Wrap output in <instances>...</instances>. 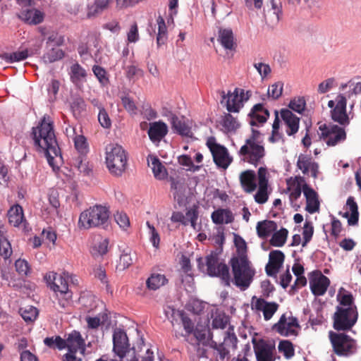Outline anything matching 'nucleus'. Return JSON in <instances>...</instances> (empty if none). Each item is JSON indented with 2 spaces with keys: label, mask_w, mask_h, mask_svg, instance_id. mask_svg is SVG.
Masks as SVG:
<instances>
[{
  "label": "nucleus",
  "mask_w": 361,
  "mask_h": 361,
  "mask_svg": "<svg viewBox=\"0 0 361 361\" xmlns=\"http://www.w3.org/2000/svg\"><path fill=\"white\" fill-rule=\"evenodd\" d=\"M31 136L37 151L44 154L49 164L54 169L56 167L54 159L59 158L61 160L62 157L51 118L44 115L37 126L32 128Z\"/></svg>",
  "instance_id": "f257e3e1"
},
{
  "label": "nucleus",
  "mask_w": 361,
  "mask_h": 361,
  "mask_svg": "<svg viewBox=\"0 0 361 361\" xmlns=\"http://www.w3.org/2000/svg\"><path fill=\"white\" fill-rule=\"evenodd\" d=\"M233 278L231 281L241 290H246L252 283L255 274L248 257H232L230 260Z\"/></svg>",
  "instance_id": "f03ea898"
},
{
  "label": "nucleus",
  "mask_w": 361,
  "mask_h": 361,
  "mask_svg": "<svg viewBox=\"0 0 361 361\" xmlns=\"http://www.w3.org/2000/svg\"><path fill=\"white\" fill-rule=\"evenodd\" d=\"M44 280L50 288L56 293L59 305L63 308L68 306L72 301L73 293L68 289L66 274L63 273L62 275L50 271L46 274Z\"/></svg>",
  "instance_id": "7ed1b4c3"
},
{
  "label": "nucleus",
  "mask_w": 361,
  "mask_h": 361,
  "mask_svg": "<svg viewBox=\"0 0 361 361\" xmlns=\"http://www.w3.org/2000/svg\"><path fill=\"white\" fill-rule=\"evenodd\" d=\"M109 217V212L106 207L94 205L80 214L78 227L85 230L102 227L107 223Z\"/></svg>",
  "instance_id": "20e7f679"
},
{
  "label": "nucleus",
  "mask_w": 361,
  "mask_h": 361,
  "mask_svg": "<svg viewBox=\"0 0 361 361\" xmlns=\"http://www.w3.org/2000/svg\"><path fill=\"white\" fill-rule=\"evenodd\" d=\"M127 161V154L121 145L110 144L106 147V164L111 175L121 176L126 169Z\"/></svg>",
  "instance_id": "39448f33"
},
{
  "label": "nucleus",
  "mask_w": 361,
  "mask_h": 361,
  "mask_svg": "<svg viewBox=\"0 0 361 361\" xmlns=\"http://www.w3.org/2000/svg\"><path fill=\"white\" fill-rule=\"evenodd\" d=\"M329 338L334 353L338 356L348 357L357 351L356 341L345 334L330 331Z\"/></svg>",
  "instance_id": "423d86ee"
},
{
  "label": "nucleus",
  "mask_w": 361,
  "mask_h": 361,
  "mask_svg": "<svg viewBox=\"0 0 361 361\" xmlns=\"http://www.w3.org/2000/svg\"><path fill=\"white\" fill-rule=\"evenodd\" d=\"M358 318L357 307H336L333 316V327L337 331L350 330L355 324Z\"/></svg>",
  "instance_id": "0eeeda50"
},
{
  "label": "nucleus",
  "mask_w": 361,
  "mask_h": 361,
  "mask_svg": "<svg viewBox=\"0 0 361 361\" xmlns=\"http://www.w3.org/2000/svg\"><path fill=\"white\" fill-rule=\"evenodd\" d=\"M207 271L209 276L218 277L225 286H230L231 277L229 267L225 263L220 262L216 252H212L206 257Z\"/></svg>",
  "instance_id": "6e6552de"
},
{
  "label": "nucleus",
  "mask_w": 361,
  "mask_h": 361,
  "mask_svg": "<svg viewBox=\"0 0 361 361\" xmlns=\"http://www.w3.org/2000/svg\"><path fill=\"white\" fill-rule=\"evenodd\" d=\"M65 348L68 352L63 355V361H82V358L75 355L77 352L84 355L86 350L85 339L79 331L74 330L68 334L65 339Z\"/></svg>",
  "instance_id": "1a4fd4ad"
},
{
  "label": "nucleus",
  "mask_w": 361,
  "mask_h": 361,
  "mask_svg": "<svg viewBox=\"0 0 361 361\" xmlns=\"http://www.w3.org/2000/svg\"><path fill=\"white\" fill-rule=\"evenodd\" d=\"M238 154L243 161L257 166L261 164L265 156V149L263 143L245 141V144L238 151Z\"/></svg>",
  "instance_id": "9d476101"
},
{
  "label": "nucleus",
  "mask_w": 361,
  "mask_h": 361,
  "mask_svg": "<svg viewBox=\"0 0 361 361\" xmlns=\"http://www.w3.org/2000/svg\"><path fill=\"white\" fill-rule=\"evenodd\" d=\"M319 137L329 147H334L346 140V133L343 128L335 124H322L319 127Z\"/></svg>",
  "instance_id": "9b49d317"
},
{
  "label": "nucleus",
  "mask_w": 361,
  "mask_h": 361,
  "mask_svg": "<svg viewBox=\"0 0 361 361\" xmlns=\"http://www.w3.org/2000/svg\"><path fill=\"white\" fill-rule=\"evenodd\" d=\"M206 145L212 154L216 165L224 169H227L231 164L233 159L229 155L226 147L217 143L214 137H208Z\"/></svg>",
  "instance_id": "f8f14e48"
},
{
  "label": "nucleus",
  "mask_w": 361,
  "mask_h": 361,
  "mask_svg": "<svg viewBox=\"0 0 361 361\" xmlns=\"http://www.w3.org/2000/svg\"><path fill=\"white\" fill-rule=\"evenodd\" d=\"M299 327L298 319L290 317L287 318L283 314L281 316L279 322L273 326V330L283 336H297V328Z\"/></svg>",
  "instance_id": "ddd939ff"
},
{
  "label": "nucleus",
  "mask_w": 361,
  "mask_h": 361,
  "mask_svg": "<svg viewBox=\"0 0 361 361\" xmlns=\"http://www.w3.org/2000/svg\"><path fill=\"white\" fill-rule=\"evenodd\" d=\"M309 280L311 291L315 296L324 295L330 285L329 279L319 270L311 272Z\"/></svg>",
  "instance_id": "4468645a"
},
{
  "label": "nucleus",
  "mask_w": 361,
  "mask_h": 361,
  "mask_svg": "<svg viewBox=\"0 0 361 361\" xmlns=\"http://www.w3.org/2000/svg\"><path fill=\"white\" fill-rule=\"evenodd\" d=\"M279 307V305L275 302H268L264 298L256 296L252 298V309L257 312H262L265 321L270 320Z\"/></svg>",
  "instance_id": "2eb2a0df"
},
{
  "label": "nucleus",
  "mask_w": 361,
  "mask_h": 361,
  "mask_svg": "<svg viewBox=\"0 0 361 361\" xmlns=\"http://www.w3.org/2000/svg\"><path fill=\"white\" fill-rule=\"evenodd\" d=\"M130 343L126 331L116 328L113 334V350L122 360L129 351Z\"/></svg>",
  "instance_id": "dca6fc26"
},
{
  "label": "nucleus",
  "mask_w": 361,
  "mask_h": 361,
  "mask_svg": "<svg viewBox=\"0 0 361 361\" xmlns=\"http://www.w3.org/2000/svg\"><path fill=\"white\" fill-rule=\"evenodd\" d=\"M253 348L257 361H274V345L263 339L253 340Z\"/></svg>",
  "instance_id": "f3484780"
},
{
  "label": "nucleus",
  "mask_w": 361,
  "mask_h": 361,
  "mask_svg": "<svg viewBox=\"0 0 361 361\" xmlns=\"http://www.w3.org/2000/svg\"><path fill=\"white\" fill-rule=\"evenodd\" d=\"M332 119L342 126L349 124V118L346 113V98L339 94L336 98V105L331 111Z\"/></svg>",
  "instance_id": "a211bd4d"
},
{
  "label": "nucleus",
  "mask_w": 361,
  "mask_h": 361,
  "mask_svg": "<svg viewBox=\"0 0 361 361\" xmlns=\"http://www.w3.org/2000/svg\"><path fill=\"white\" fill-rule=\"evenodd\" d=\"M267 170L264 167H260L257 171L259 188L255 195V200L258 204H264L268 200V178Z\"/></svg>",
  "instance_id": "6ab92c4d"
},
{
  "label": "nucleus",
  "mask_w": 361,
  "mask_h": 361,
  "mask_svg": "<svg viewBox=\"0 0 361 361\" xmlns=\"http://www.w3.org/2000/svg\"><path fill=\"white\" fill-rule=\"evenodd\" d=\"M285 255L280 250H272L269 255V262L265 271L269 276H276L284 262Z\"/></svg>",
  "instance_id": "aec40b11"
},
{
  "label": "nucleus",
  "mask_w": 361,
  "mask_h": 361,
  "mask_svg": "<svg viewBox=\"0 0 361 361\" xmlns=\"http://www.w3.org/2000/svg\"><path fill=\"white\" fill-rule=\"evenodd\" d=\"M249 123L252 126H258L267 122L269 117V111L262 104H255L248 114Z\"/></svg>",
  "instance_id": "412c9836"
},
{
  "label": "nucleus",
  "mask_w": 361,
  "mask_h": 361,
  "mask_svg": "<svg viewBox=\"0 0 361 361\" xmlns=\"http://www.w3.org/2000/svg\"><path fill=\"white\" fill-rule=\"evenodd\" d=\"M297 166L300 169L303 174L311 173L314 178H317L319 173V165L315 162L310 155L300 154L297 161Z\"/></svg>",
  "instance_id": "4be33fe9"
},
{
  "label": "nucleus",
  "mask_w": 361,
  "mask_h": 361,
  "mask_svg": "<svg viewBox=\"0 0 361 361\" xmlns=\"http://www.w3.org/2000/svg\"><path fill=\"white\" fill-rule=\"evenodd\" d=\"M302 192L306 198V211L310 214L318 212L320 204L316 191L307 183H304L302 185Z\"/></svg>",
  "instance_id": "5701e85b"
},
{
  "label": "nucleus",
  "mask_w": 361,
  "mask_h": 361,
  "mask_svg": "<svg viewBox=\"0 0 361 361\" xmlns=\"http://www.w3.org/2000/svg\"><path fill=\"white\" fill-rule=\"evenodd\" d=\"M167 133V125L163 121H159L149 123L147 134L152 142H160L166 135Z\"/></svg>",
  "instance_id": "b1692460"
},
{
  "label": "nucleus",
  "mask_w": 361,
  "mask_h": 361,
  "mask_svg": "<svg viewBox=\"0 0 361 361\" xmlns=\"http://www.w3.org/2000/svg\"><path fill=\"white\" fill-rule=\"evenodd\" d=\"M239 180L244 192L251 193L256 190V173L254 171L246 170L241 172L239 176Z\"/></svg>",
  "instance_id": "393cba45"
},
{
  "label": "nucleus",
  "mask_w": 361,
  "mask_h": 361,
  "mask_svg": "<svg viewBox=\"0 0 361 361\" xmlns=\"http://www.w3.org/2000/svg\"><path fill=\"white\" fill-rule=\"evenodd\" d=\"M217 41L226 49H235V42L233 30L229 27H219L218 28Z\"/></svg>",
  "instance_id": "a878e982"
},
{
  "label": "nucleus",
  "mask_w": 361,
  "mask_h": 361,
  "mask_svg": "<svg viewBox=\"0 0 361 361\" xmlns=\"http://www.w3.org/2000/svg\"><path fill=\"white\" fill-rule=\"evenodd\" d=\"M281 116L288 127L286 133L293 135L298 131L300 119L289 109H281Z\"/></svg>",
  "instance_id": "bb28decb"
},
{
  "label": "nucleus",
  "mask_w": 361,
  "mask_h": 361,
  "mask_svg": "<svg viewBox=\"0 0 361 361\" xmlns=\"http://www.w3.org/2000/svg\"><path fill=\"white\" fill-rule=\"evenodd\" d=\"M243 90H240V94L238 89H235L233 93L228 94L226 106L228 112H239L240 109L243 106Z\"/></svg>",
  "instance_id": "cd10ccee"
},
{
  "label": "nucleus",
  "mask_w": 361,
  "mask_h": 361,
  "mask_svg": "<svg viewBox=\"0 0 361 361\" xmlns=\"http://www.w3.org/2000/svg\"><path fill=\"white\" fill-rule=\"evenodd\" d=\"M18 16L27 24L37 25L44 20V15L37 9H26L22 11Z\"/></svg>",
  "instance_id": "c85d7f7f"
},
{
  "label": "nucleus",
  "mask_w": 361,
  "mask_h": 361,
  "mask_svg": "<svg viewBox=\"0 0 361 361\" xmlns=\"http://www.w3.org/2000/svg\"><path fill=\"white\" fill-rule=\"evenodd\" d=\"M277 228L276 222L271 220L259 221L256 226L257 233L259 238L266 239Z\"/></svg>",
  "instance_id": "c756f323"
},
{
  "label": "nucleus",
  "mask_w": 361,
  "mask_h": 361,
  "mask_svg": "<svg viewBox=\"0 0 361 361\" xmlns=\"http://www.w3.org/2000/svg\"><path fill=\"white\" fill-rule=\"evenodd\" d=\"M147 161L149 165L151 164V168L156 178L163 180L166 177V169L162 165L159 159L155 156L149 155L147 158Z\"/></svg>",
  "instance_id": "7c9ffc66"
},
{
  "label": "nucleus",
  "mask_w": 361,
  "mask_h": 361,
  "mask_svg": "<svg viewBox=\"0 0 361 361\" xmlns=\"http://www.w3.org/2000/svg\"><path fill=\"white\" fill-rule=\"evenodd\" d=\"M8 222L18 227L23 222L24 214L23 207L19 204L12 206L8 212Z\"/></svg>",
  "instance_id": "2f4dec72"
},
{
  "label": "nucleus",
  "mask_w": 361,
  "mask_h": 361,
  "mask_svg": "<svg viewBox=\"0 0 361 361\" xmlns=\"http://www.w3.org/2000/svg\"><path fill=\"white\" fill-rule=\"evenodd\" d=\"M212 219L216 224H228L233 222V216L228 209H218L212 214Z\"/></svg>",
  "instance_id": "473e14b6"
},
{
  "label": "nucleus",
  "mask_w": 361,
  "mask_h": 361,
  "mask_svg": "<svg viewBox=\"0 0 361 361\" xmlns=\"http://www.w3.org/2000/svg\"><path fill=\"white\" fill-rule=\"evenodd\" d=\"M168 283V279L164 274L153 273L146 281V285L148 289L157 290L161 286Z\"/></svg>",
  "instance_id": "72a5a7b5"
},
{
  "label": "nucleus",
  "mask_w": 361,
  "mask_h": 361,
  "mask_svg": "<svg viewBox=\"0 0 361 361\" xmlns=\"http://www.w3.org/2000/svg\"><path fill=\"white\" fill-rule=\"evenodd\" d=\"M171 123L173 130L179 135L186 137L192 135L190 128L184 121L180 120L177 116H172Z\"/></svg>",
  "instance_id": "f704fd0d"
},
{
  "label": "nucleus",
  "mask_w": 361,
  "mask_h": 361,
  "mask_svg": "<svg viewBox=\"0 0 361 361\" xmlns=\"http://www.w3.org/2000/svg\"><path fill=\"white\" fill-rule=\"evenodd\" d=\"M157 23L158 25V32L157 35V44L158 47H161L166 44L168 35H167V27L165 24L164 19L159 16L157 19Z\"/></svg>",
  "instance_id": "c9c22d12"
},
{
  "label": "nucleus",
  "mask_w": 361,
  "mask_h": 361,
  "mask_svg": "<svg viewBox=\"0 0 361 361\" xmlns=\"http://www.w3.org/2000/svg\"><path fill=\"white\" fill-rule=\"evenodd\" d=\"M11 246L5 236L4 226L0 225V255L6 259L11 256Z\"/></svg>",
  "instance_id": "e433bc0d"
},
{
  "label": "nucleus",
  "mask_w": 361,
  "mask_h": 361,
  "mask_svg": "<svg viewBox=\"0 0 361 361\" xmlns=\"http://www.w3.org/2000/svg\"><path fill=\"white\" fill-rule=\"evenodd\" d=\"M220 123L226 133L235 132L240 127V123L237 118L230 114H226L222 116Z\"/></svg>",
  "instance_id": "4c0bfd02"
},
{
  "label": "nucleus",
  "mask_w": 361,
  "mask_h": 361,
  "mask_svg": "<svg viewBox=\"0 0 361 361\" xmlns=\"http://www.w3.org/2000/svg\"><path fill=\"white\" fill-rule=\"evenodd\" d=\"M109 240L107 238H101L91 248L90 252L94 257H102L108 252Z\"/></svg>",
  "instance_id": "58836bf2"
},
{
  "label": "nucleus",
  "mask_w": 361,
  "mask_h": 361,
  "mask_svg": "<svg viewBox=\"0 0 361 361\" xmlns=\"http://www.w3.org/2000/svg\"><path fill=\"white\" fill-rule=\"evenodd\" d=\"M288 233V230L284 228L276 231L270 239V244L274 247H282L286 241Z\"/></svg>",
  "instance_id": "ea45409f"
},
{
  "label": "nucleus",
  "mask_w": 361,
  "mask_h": 361,
  "mask_svg": "<svg viewBox=\"0 0 361 361\" xmlns=\"http://www.w3.org/2000/svg\"><path fill=\"white\" fill-rule=\"evenodd\" d=\"M27 56L28 53L27 50L15 51L11 54L4 53L0 54V59L4 60L7 63L20 61L27 59Z\"/></svg>",
  "instance_id": "a19ab883"
},
{
  "label": "nucleus",
  "mask_w": 361,
  "mask_h": 361,
  "mask_svg": "<svg viewBox=\"0 0 361 361\" xmlns=\"http://www.w3.org/2000/svg\"><path fill=\"white\" fill-rule=\"evenodd\" d=\"M304 182L303 177L296 176L295 178L293 188H289L290 190L289 197L291 201H295L300 197Z\"/></svg>",
  "instance_id": "79ce46f5"
},
{
  "label": "nucleus",
  "mask_w": 361,
  "mask_h": 361,
  "mask_svg": "<svg viewBox=\"0 0 361 361\" xmlns=\"http://www.w3.org/2000/svg\"><path fill=\"white\" fill-rule=\"evenodd\" d=\"M347 206L351 212L350 216L348 220L349 225H356L358 222L359 212L357 204L355 202L353 197H349L346 202Z\"/></svg>",
  "instance_id": "37998d69"
},
{
  "label": "nucleus",
  "mask_w": 361,
  "mask_h": 361,
  "mask_svg": "<svg viewBox=\"0 0 361 361\" xmlns=\"http://www.w3.org/2000/svg\"><path fill=\"white\" fill-rule=\"evenodd\" d=\"M19 312L27 323L34 322L38 316V310L33 306H27L25 307H21L19 310Z\"/></svg>",
  "instance_id": "c03bdc74"
},
{
  "label": "nucleus",
  "mask_w": 361,
  "mask_h": 361,
  "mask_svg": "<svg viewBox=\"0 0 361 361\" xmlns=\"http://www.w3.org/2000/svg\"><path fill=\"white\" fill-rule=\"evenodd\" d=\"M73 141L74 146L77 152L81 155H86L89 152V147L86 137L82 135H75Z\"/></svg>",
  "instance_id": "a18cd8bd"
},
{
  "label": "nucleus",
  "mask_w": 361,
  "mask_h": 361,
  "mask_svg": "<svg viewBox=\"0 0 361 361\" xmlns=\"http://www.w3.org/2000/svg\"><path fill=\"white\" fill-rule=\"evenodd\" d=\"M72 165L75 167L80 173L89 174L90 169L88 167L85 155H79L72 159Z\"/></svg>",
  "instance_id": "49530a36"
},
{
  "label": "nucleus",
  "mask_w": 361,
  "mask_h": 361,
  "mask_svg": "<svg viewBox=\"0 0 361 361\" xmlns=\"http://www.w3.org/2000/svg\"><path fill=\"white\" fill-rule=\"evenodd\" d=\"M87 75L85 70L78 63L71 67V79L73 82L80 81Z\"/></svg>",
  "instance_id": "de8ad7c7"
},
{
  "label": "nucleus",
  "mask_w": 361,
  "mask_h": 361,
  "mask_svg": "<svg viewBox=\"0 0 361 361\" xmlns=\"http://www.w3.org/2000/svg\"><path fill=\"white\" fill-rule=\"evenodd\" d=\"M44 343L50 348H58L63 350L65 348V339H63L60 336L55 337H47L44 340Z\"/></svg>",
  "instance_id": "09e8293b"
},
{
  "label": "nucleus",
  "mask_w": 361,
  "mask_h": 361,
  "mask_svg": "<svg viewBox=\"0 0 361 361\" xmlns=\"http://www.w3.org/2000/svg\"><path fill=\"white\" fill-rule=\"evenodd\" d=\"M278 348L279 352L282 353L287 359L291 358L295 354L293 345L289 341H281L279 344Z\"/></svg>",
  "instance_id": "8fccbe9b"
},
{
  "label": "nucleus",
  "mask_w": 361,
  "mask_h": 361,
  "mask_svg": "<svg viewBox=\"0 0 361 361\" xmlns=\"http://www.w3.org/2000/svg\"><path fill=\"white\" fill-rule=\"evenodd\" d=\"M234 243L237 249V256H235L234 257H247V247L245 240L240 236L237 235L235 237Z\"/></svg>",
  "instance_id": "3c124183"
},
{
  "label": "nucleus",
  "mask_w": 361,
  "mask_h": 361,
  "mask_svg": "<svg viewBox=\"0 0 361 361\" xmlns=\"http://www.w3.org/2000/svg\"><path fill=\"white\" fill-rule=\"evenodd\" d=\"M283 83L281 81L276 82L269 86L268 95L273 99H278L283 93Z\"/></svg>",
  "instance_id": "603ef678"
},
{
  "label": "nucleus",
  "mask_w": 361,
  "mask_h": 361,
  "mask_svg": "<svg viewBox=\"0 0 361 361\" xmlns=\"http://www.w3.org/2000/svg\"><path fill=\"white\" fill-rule=\"evenodd\" d=\"M337 299L341 305L343 307H356L354 305V298L350 293L345 292L343 294L341 291L337 295Z\"/></svg>",
  "instance_id": "864d4df0"
},
{
  "label": "nucleus",
  "mask_w": 361,
  "mask_h": 361,
  "mask_svg": "<svg viewBox=\"0 0 361 361\" xmlns=\"http://www.w3.org/2000/svg\"><path fill=\"white\" fill-rule=\"evenodd\" d=\"M92 71L102 85H104L109 83V80L107 76V72L104 68L94 65L92 67Z\"/></svg>",
  "instance_id": "5fc2aeb1"
},
{
  "label": "nucleus",
  "mask_w": 361,
  "mask_h": 361,
  "mask_svg": "<svg viewBox=\"0 0 361 361\" xmlns=\"http://www.w3.org/2000/svg\"><path fill=\"white\" fill-rule=\"evenodd\" d=\"M306 102L304 97L294 98L290 102L289 108L293 111L301 114L305 108Z\"/></svg>",
  "instance_id": "6e6d98bb"
},
{
  "label": "nucleus",
  "mask_w": 361,
  "mask_h": 361,
  "mask_svg": "<svg viewBox=\"0 0 361 361\" xmlns=\"http://www.w3.org/2000/svg\"><path fill=\"white\" fill-rule=\"evenodd\" d=\"M133 264V259L130 253L123 252L121 255L116 269L122 271L128 268Z\"/></svg>",
  "instance_id": "4d7b16f0"
},
{
  "label": "nucleus",
  "mask_w": 361,
  "mask_h": 361,
  "mask_svg": "<svg viewBox=\"0 0 361 361\" xmlns=\"http://www.w3.org/2000/svg\"><path fill=\"white\" fill-rule=\"evenodd\" d=\"M314 233V227L311 221H306L303 226V242L302 247H305L310 241Z\"/></svg>",
  "instance_id": "13d9d810"
},
{
  "label": "nucleus",
  "mask_w": 361,
  "mask_h": 361,
  "mask_svg": "<svg viewBox=\"0 0 361 361\" xmlns=\"http://www.w3.org/2000/svg\"><path fill=\"white\" fill-rule=\"evenodd\" d=\"M253 66L261 76L262 79L266 78L271 73V68L267 63L255 62Z\"/></svg>",
  "instance_id": "bf43d9fd"
},
{
  "label": "nucleus",
  "mask_w": 361,
  "mask_h": 361,
  "mask_svg": "<svg viewBox=\"0 0 361 361\" xmlns=\"http://www.w3.org/2000/svg\"><path fill=\"white\" fill-rule=\"evenodd\" d=\"M185 218L188 221V223L190 222L191 226L195 229L196 228V222L198 219V211L197 207L194 206L193 207L189 209L185 214Z\"/></svg>",
  "instance_id": "052dcab7"
},
{
  "label": "nucleus",
  "mask_w": 361,
  "mask_h": 361,
  "mask_svg": "<svg viewBox=\"0 0 361 361\" xmlns=\"http://www.w3.org/2000/svg\"><path fill=\"white\" fill-rule=\"evenodd\" d=\"M16 269L21 276H26L30 271L28 262L25 259H18L15 262Z\"/></svg>",
  "instance_id": "680f3d73"
},
{
  "label": "nucleus",
  "mask_w": 361,
  "mask_h": 361,
  "mask_svg": "<svg viewBox=\"0 0 361 361\" xmlns=\"http://www.w3.org/2000/svg\"><path fill=\"white\" fill-rule=\"evenodd\" d=\"M121 102L126 111L133 114H136L137 106L132 98L129 96H123L121 97Z\"/></svg>",
  "instance_id": "e2e57ef3"
},
{
  "label": "nucleus",
  "mask_w": 361,
  "mask_h": 361,
  "mask_svg": "<svg viewBox=\"0 0 361 361\" xmlns=\"http://www.w3.org/2000/svg\"><path fill=\"white\" fill-rule=\"evenodd\" d=\"M114 219L116 223L123 229H126L129 227L130 221L126 214L122 212H116V214H114Z\"/></svg>",
  "instance_id": "0e129e2a"
},
{
  "label": "nucleus",
  "mask_w": 361,
  "mask_h": 361,
  "mask_svg": "<svg viewBox=\"0 0 361 361\" xmlns=\"http://www.w3.org/2000/svg\"><path fill=\"white\" fill-rule=\"evenodd\" d=\"M334 84L335 79L334 78H328L319 84L317 91L319 94H324L329 92L334 86Z\"/></svg>",
  "instance_id": "69168bd1"
},
{
  "label": "nucleus",
  "mask_w": 361,
  "mask_h": 361,
  "mask_svg": "<svg viewBox=\"0 0 361 361\" xmlns=\"http://www.w3.org/2000/svg\"><path fill=\"white\" fill-rule=\"evenodd\" d=\"M228 323V318L224 314L216 315L212 321L213 329H224Z\"/></svg>",
  "instance_id": "338daca9"
},
{
  "label": "nucleus",
  "mask_w": 361,
  "mask_h": 361,
  "mask_svg": "<svg viewBox=\"0 0 361 361\" xmlns=\"http://www.w3.org/2000/svg\"><path fill=\"white\" fill-rule=\"evenodd\" d=\"M98 120L101 126L104 128H108L111 125L109 116L104 107L100 108V111L98 114Z\"/></svg>",
  "instance_id": "774afa93"
}]
</instances>
